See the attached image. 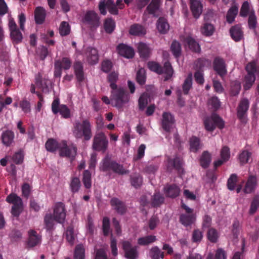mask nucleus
Wrapping results in <instances>:
<instances>
[{
    "label": "nucleus",
    "mask_w": 259,
    "mask_h": 259,
    "mask_svg": "<svg viewBox=\"0 0 259 259\" xmlns=\"http://www.w3.org/2000/svg\"><path fill=\"white\" fill-rule=\"evenodd\" d=\"M73 136L77 139L88 141L92 137V125L89 119H83L81 122L76 120L72 128Z\"/></svg>",
    "instance_id": "obj_1"
},
{
    "label": "nucleus",
    "mask_w": 259,
    "mask_h": 259,
    "mask_svg": "<svg viewBox=\"0 0 259 259\" xmlns=\"http://www.w3.org/2000/svg\"><path fill=\"white\" fill-rule=\"evenodd\" d=\"M100 169L101 171L107 172L109 176L111 172L119 175H123L128 172V171L124 168L122 164L111 159L108 156H106L102 160Z\"/></svg>",
    "instance_id": "obj_2"
},
{
    "label": "nucleus",
    "mask_w": 259,
    "mask_h": 259,
    "mask_svg": "<svg viewBox=\"0 0 259 259\" xmlns=\"http://www.w3.org/2000/svg\"><path fill=\"white\" fill-rule=\"evenodd\" d=\"M111 101L114 106L118 109H121L123 105L130 101V95L123 88L111 89Z\"/></svg>",
    "instance_id": "obj_3"
},
{
    "label": "nucleus",
    "mask_w": 259,
    "mask_h": 259,
    "mask_svg": "<svg viewBox=\"0 0 259 259\" xmlns=\"http://www.w3.org/2000/svg\"><path fill=\"white\" fill-rule=\"evenodd\" d=\"M148 68L152 71L158 74L164 73V81L169 79L172 76L174 70L169 61H166L162 67L158 63L155 61H149L147 63Z\"/></svg>",
    "instance_id": "obj_4"
},
{
    "label": "nucleus",
    "mask_w": 259,
    "mask_h": 259,
    "mask_svg": "<svg viewBox=\"0 0 259 259\" xmlns=\"http://www.w3.org/2000/svg\"><path fill=\"white\" fill-rule=\"evenodd\" d=\"M6 201L12 204L11 213L14 217H19L23 210V203L22 199L16 194L11 193L7 196Z\"/></svg>",
    "instance_id": "obj_5"
},
{
    "label": "nucleus",
    "mask_w": 259,
    "mask_h": 259,
    "mask_svg": "<svg viewBox=\"0 0 259 259\" xmlns=\"http://www.w3.org/2000/svg\"><path fill=\"white\" fill-rule=\"evenodd\" d=\"M108 146V140L105 134L102 132L96 133L93 140V149L97 151L105 152Z\"/></svg>",
    "instance_id": "obj_6"
},
{
    "label": "nucleus",
    "mask_w": 259,
    "mask_h": 259,
    "mask_svg": "<svg viewBox=\"0 0 259 259\" xmlns=\"http://www.w3.org/2000/svg\"><path fill=\"white\" fill-rule=\"evenodd\" d=\"M52 112L54 114L60 113L61 117L65 119H68L71 117L70 110L64 104H60V99L55 98L51 105Z\"/></svg>",
    "instance_id": "obj_7"
},
{
    "label": "nucleus",
    "mask_w": 259,
    "mask_h": 259,
    "mask_svg": "<svg viewBox=\"0 0 259 259\" xmlns=\"http://www.w3.org/2000/svg\"><path fill=\"white\" fill-rule=\"evenodd\" d=\"M247 72L245 76V83L244 88L245 90H249L255 80L254 73L256 71V65L255 62H251L247 64L245 67Z\"/></svg>",
    "instance_id": "obj_8"
},
{
    "label": "nucleus",
    "mask_w": 259,
    "mask_h": 259,
    "mask_svg": "<svg viewBox=\"0 0 259 259\" xmlns=\"http://www.w3.org/2000/svg\"><path fill=\"white\" fill-rule=\"evenodd\" d=\"M77 147L74 144L67 145L66 141L63 142V145L59 149V154L61 157L70 158L73 160L77 154Z\"/></svg>",
    "instance_id": "obj_9"
},
{
    "label": "nucleus",
    "mask_w": 259,
    "mask_h": 259,
    "mask_svg": "<svg viewBox=\"0 0 259 259\" xmlns=\"http://www.w3.org/2000/svg\"><path fill=\"white\" fill-rule=\"evenodd\" d=\"M249 107V101L245 98L242 99L237 108V116L242 122L245 123L247 122V113Z\"/></svg>",
    "instance_id": "obj_10"
},
{
    "label": "nucleus",
    "mask_w": 259,
    "mask_h": 259,
    "mask_svg": "<svg viewBox=\"0 0 259 259\" xmlns=\"http://www.w3.org/2000/svg\"><path fill=\"white\" fill-rule=\"evenodd\" d=\"M213 68L222 79L227 73V66L224 59L220 57H216L213 61Z\"/></svg>",
    "instance_id": "obj_11"
},
{
    "label": "nucleus",
    "mask_w": 259,
    "mask_h": 259,
    "mask_svg": "<svg viewBox=\"0 0 259 259\" xmlns=\"http://www.w3.org/2000/svg\"><path fill=\"white\" fill-rule=\"evenodd\" d=\"M122 247L125 258L127 259H137L139 255L137 246H133L129 241H123L122 242Z\"/></svg>",
    "instance_id": "obj_12"
},
{
    "label": "nucleus",
    "mask_w": 259,
    "mask_h": 259,
    "mask_svg": "<svg viewBox=\"0 0 259 259\" xmlns=\"http://www.w3.org/2000/svg\"><path fill=\"white\" fill-rule=\"evenodd\" d=\"M106 8H107L109 12L114 15L118 14V10L113 0H107L100 2L99 5V9L101 14L105 15L107 13Z\"/></svg>",
    "instance_id": "obj_13"
},
{
    "label": "nucleus",
    "mask_w": 259,
    "mask_h": 259,
    "mask_svg": "<svg viewBox=\"0 0 259 259\" xmlns=\"http://www.w3.org/2000/svg\"><path fill=\"white\" fill-rule=\"evenodd\" d=\"M66 211L64 204L62 202L57 203L54 208L53 217L55 220L60 224H63L66 218Z\"/></svg>",
    "instance_id": "obj_14"
},
{
    "label": "nucleus",
    "mask_w": 259,
    "mask_h": 259,
    "mask_svg": "<svg viewBox=\"0 0 259 259\" xmlns=\"http://www.w3.org/2000/svg\"><path fill=\"white\" fill-rule=\"evenodd\" d=\"M175 120L174 116L169 112H164L162 115L161 126L163 130L169 132L171 129Z\"/></svg>",
    "instance_id": "obj_15"
},
{
    "label": "nucleus",
    "mask_w": 259,
    "mask_h": 259,
    "mask_svg": "<svg viewBox=\"0 0 259 259\" xmlns=\"http://www.w3.org/2000/svg\"><path fill=\"white\" fill-rule=\"evenodd\" d=\"M118 53L126 58H132L135 55L133 48L124 44H120L116 47Z\"/></svg>",
    "instance_id": "obj_16"
},
{
    "label": "nucleus",
    "mask_w": 259,
    "mask_h": 259,
    "mask_svg": "<svg viewBox=\"0 0 259 259\" xmlns=\"http://www.w3.org/2000/svg\"><path fill=\"white\" fill-rule=\"evenodd\" d=\"M84 20L91 27L97 28L100 24L99 17L98 14L93 11L87 12L84 16Z\"/></svg>",
    "instance_id": "obj_17"
},
{
    "label": "nucleus",
    "mask_w": 259,
    "mask_h": 259,
    "mask_svg": "<svg viewBox=\"0 0 259 259\" xmlns=\"http://www.w3.org/2000/svg\"><path fill=\"white\" fill-rule=\"evenodd\" d=\"M110 204L113 209L119 214H124L127 210L124 202L119 199L114 197L110 200Z\"/></svg>",
    "instance_id": "obj_18"
},
{
    "label": "nucleus",
    "mask_w": 259,
    "mask_h": 259,
    "mask_svg": "<svg viewBox=\"0 0 259 259\" xmlns=\"http://www.w3.org/2000/svg\"><path fill=\"white\" fill-rule=\"evenodd\" d=\"M15 134L11 130L4 131L1 135V139L3 144L7 147L10 146L14 141Z\"/></svg>",
    "instance_id": "obj_19"
},
{
    "label": "nucleus",
    "mask_w": 259,
    "mask_h": 259,
    "mask_svg": "<svg viewBox=\"0 0 259 259\" xmlns=\"http://www.w3.org/2000/svg\"><path fill=\"white\" fill-rule=\"evenodd\" d=\"M146 28L138 23L132 24L129 29V33L135 36H143L146 34Z\"/></svg>",
    "instance_id": "obj_20"
},
{
    "label": "nucleus",
    "mask_w": 259,
    "mask_h": 259,
    "mask_svg": "<svg viewBox=\"0 0 259 259\" xmlns=\"http://www.w3.org/2000/svg\"><path fill=\"white\" fill-rule=\"evenodd\" d=\"M137 49L140 57L143 59H148L151 54V49L146 43L140 42L137 44Z\"/></svg>",
    "instance_id": "obj_21"
},
{
    "label": "nucleus",
    "mask_w": 259,
    "mask_h": 259,
    "mask_svg": "<svg viewBox=\"0 0 259 259\" xmlns=\"http://www.w3.org/2000/svg\"><path fill=\"white\" fill-rule=\"evenodd\" d=\"M50 83L51 81L50 80L42 78L40 74H38L35 77V84L38 88L41 90L42 92H49V87Z\"/></svg>",
    "instance_id": "obj_22"
},
{
    "label": "nucleus",
    "mask_w": 259,
    "mask_h": 259,
    "mask_svg": "<svg viewBox=\"0 0 259 259\" xmlns=\"http://www.w3.org/2000/svg\"><path fill=\"white\" fill-rule=\"evenodd\" d=\"M73 68L77 81L82 82L84 79V73L82 63L79 61H75L73 65Z\"/></svg>",
    "instance_id": "obj_23"
},
{
    "label": "nucleus",
    "mask_w": 259,
    "mask_h": 259,
    "mask_svg": "<svg viewBox=\"0 0 259 259\" xmlns=\"http://www.w3.org/2000/svg\"><path fill=\"white\" fill-rule=\"evenodd\" d=\"M47 13L42 7H37L34 10V19L37 24H42L45 21Z\"/></svg>",
    "instance_id": "obj_24"
},
{
    "label": "nucleus",
    "mask_w": 259,
    "mask_h": 259,
    "mask_svg": "<svg viewBox=\"0 0 259 259\" xmlns=\"http://www.w3.org/2000/svg\"><path fill=\"white\" fill-rule=\"evenodd\" d=\"M190 8L193 16L197 19L202 12V5L199 0H190Z\"/></svg>",
    "instance_id": "obj_25"
},
{
    "label": "nucleus",
    "mask_w": 259,
    "mask_h": 259,
    "mask_svg": "<svg viewBox=\"0 0 259 259\" xmlns=\"http://www.w3.org/2000/svg\"><path fill=\"white\" fill-rule=\"evenodd\" d=\"M196 221L195 214L181 213L179 217V222L185 227L191 226Z\"/></svg>",
    "instance_id": "obj_26"
},
{
    "label": "nucleus",
    "mask_w": 259,
    "mask_h": 259,
    "mask_svg": "<svg viewBox=\"0 0 259 259\" xmlns=\"http://www.w3.org/2000/svg\"><path fill=\"white\" fill-rule=\"evenodd\" d=\"M156 27L160 33L166 34L169 29L167 20L163 17H159L156 22Z\"/></svg>",
    "instance_id": "obj_27"
},
{
    "label": "nucleus",
    "mask_w": 259,
    "mask_h": 259,
    "mask_svg": "<svg viewBox=\"0 0 259 259\" xmlns=\"http://www.w3.org/2000/svg\"><path fill=\"white\" fill-rule=\"evenodd\" d=\"M232 38L235 41H240L243 37V33L239 25L232 26L230 29Z\"/></svg>",
    "instance_id": "obj_28"
},
{
    "label": "nucleus",
    "mask_w": 259,
    "mask_h": 259,
    "mask_svg": "<svg viewBox=\"0 0 259 259\" xmlns=\"http://www.w3.org/2000/svg\"><path fill=\"white\" fill-rule=\"evenodd\" d=\"M164 192L167 197L174 198L179 195L180 189L176 184H172L164 187Z\"/></svg>",
    "instance_id": "obj_29"
},
{
    "label": "nucleus",
    "mask_w": 259,
    "mask_h": 259,
    "mask_svg": "<svg viewBox=\"0 0 259 259\" xmlns=\"http://www.w3.org/2000/svg\"><path fill=\"white\" fill-rule=\"evenodd\" d=\"M257 185L256 178L255 176L249 177L243 189V192L246 194H250L253 192Z\"/></svg>",
    "instance_id": "obj_30"
},
{
    "label": "nucleus",
    "mask_w": 259,
    "mask_h": 259,
    "mask_svg": "<svg viewBox=\"0 0 259 259\" xmlns=\"http://www.w3.org/2000/svg\"><path fill=\"white\" fill-rule=\"evenodd\" d=\"M87 59L88 62L91 64H95L98 63L99 56L97 50L94 48L89 47L87 49Z\"/></svg>",
    "instance_id": "obj_31"
},
{
    "label": "nucleus",
    "mask_w": 259,
    "mask_h": 259,
    "mask_svg": "<svg viewBox=\"0 0 259 259\" xmlns=\"http://www.w3.org/2000/svg\"><path fill=\"white\" fill-rule=\"evenodd\" d=\"M29 239L27 242V245L29 247H34L36 246L40 242V237H39L37 232L34 230H30L28 232Z\"/></svg>",
    "instance_id": "obj_32"
},
{
    "label": "nucleus",
    "mask_w": 259,
    "mask_h": 259,
    "mask_svg": "<svg viewBox=\"0 0 259 259\" xmlns=\"http://www.w3.org/2000/svg\"><path fill=\"white\" fill-rule=\"evenodd\" d=\"M185 41L189 48L192 52L199 53L201 51L199 44L192 37L188 36L185 38Z\"/></svg>",
    "instance_id": "obj_33"
},
{
    "label": "nucleus",
    "mask_w": 259,
    "mask_h": 259,
    "mask_svg": "<svg viewBox=\"0 0 259 259\" xmlns=\"http://www.w3.org/2000/svg\"><path fill=\"white\" fill-rule=\"evenodd\" d=\"M190 151L196 153L200 149L202 144L199 138L196 136H192L189 139Z\"/></svg>",
    "instance_id": "obj_34"
},
{
    "label": "nucleus",
    "mask_w": 259,
    "mask_h": 259,
    "mask_svg": "<svg viewBox=\"0 0 259 259\" xmlns=\"http://www.w3.org/2000/svg\"><path fill=\"white\" fill-rule=\"evenodd\" d=\"M161 3V0H152L146 8L148 14L154 15L158 11Z\"/></svg>",
    "instance_id": "obj_35"
},
{
    "label": "nucleus",
    "mask_w": 259,
    "mask_h": 259,
    "mask_svg": "<svg viewBox=\"0 0 259 259\" xmlns=\"http://www.w3.org/2000/svg\"><path fill=\"white\" fill-rule=\"evenodd\" d=\"M210 154L207 151H204L200 158V164L203 168H207L211 162Z\"/></svg>",
    "instance_id": "obj_36"
},
{
    "label": "nucleus",
    "mask_w": 259,
    "mask_h": 259,
    "mask_svg": "<svg viewBox=\"0 0 259 259\" xmlns=\"http://www.w3.org/2000/svg\"><path fill=\"white\" fill-rule=\"evenodd\" d=\"M238 13V8L234 5L232 6L228 10L226 15V20L228 23L231 24L235 20V18Z\"/></svg>",
    "instance_id": "obj_37"
},
{
    "label": "nucleus",
    "mask_w": 259,
    "mask_h": 259,
    "mask_svg": "<svg viewBox=\"0 0 259 259\" xmlns=\"http://www.w3.org/2000/svg\"><path fill=\"white\" fill-rule=\"evenodd\" d=\"M192 88V74L190 73L187 78L185 79L182 84L183 92L184 95H187L189 94V91Z\"/></svg>",
    "instance_id": "obj_38"
},
{
    "label": "nucleus",
    "mask_w": 259,
    "mask_h": 259,
    "mask_svg": "<svg viewBox=\"0 0 259 259\" xmlns=\"http://www.w3.org/2000/svg\"><path fill=\"white\" fill-rule=\"evenodd\" d=\"M54 218L51 214H47L44 218L45 228L48 231L52 232L54 229Z\"/></svg>",
    "instance_id": "obj_39"
},
{
    "label": "nucleus",
    "mask_w": 259,
    "mask_h": 259,
    "mask_svg": "<svg viewBox=\"0 0 259 259\" xmlns=\"http://www.w3.org/2000/svg\"><path fill=\"white\" fill-rule=\"evenodd\" d=\"M64 235L67 242L71 245H73L74 243L75 236L74 233V229L72 226H69L67 227Z\"/></svg>",
    "instance_id": "obj_40"
},
{
    "label": "nucleus",
    "mask_w": 259,
    "mask_h": 259,
    "mask_svg": "<svg viewBox=\"0 0 259 259\" xmlns=\"http://www.w3.org/2000/svg\"><path fill=\"white\" fill-rule=\"evenodd\" d=\"M156 240L155 236L148 235L138 239L137 243L140 245L145 246L151 244Z\"/></svg>",
    "instance_id": "obj_41"
},
{
    "label": "nucleus",
    "mask_w": 259,
    "mask_h": 259,
    "mask_svg": "<svg viewBox=\"0 0 259 259\" xmlns=\"http://www.w3.org/2000/svg\"><path fill=\"white\" fill-rule=\"evenodd\" d=\"M115 22L112 18H107L104 23V28L106 33L111 34L114 30Z\"/></svg>",
    "instance_id": "obj_42"
},
{
    "label": "nucleus",
    "mask_w": 259,
    "mask_h": 259,
    "mask_svg": "<svg viewBox=\"0 0 259 259\" xmlns=\"http://www.w3.org/2000/svg\"><path fill=\"white\" fill-rule=\"evenodd\" d=\"M47 151L51 152H54L59 148L58 142L53 139H49L45 144Z\"/></svg>",
    "instance_id": "obj_43"
},
{
    "label": "nucleus",
    "mask_w": 259,
    "mask_h": 259,
    "mask_svg": "<svg viewBox=\"0 0 259 259\" xmlns=\"http://www.w3.org/2000/svg\"><path fill=\"white\" fill-rule=\"evenodd\" d=\"M149 256L151 259H159L160 257L163 258L164 254L157 246H154L149 251Z\"/></svg>",
    "instance_id": "obj_44"
},
{
    "label": "nucleus",
    "mask_w": 259,
    "mask_h": 259,
    "mask_svg": "<svg viewBox=\"0 0 259 259\" xmlns=\"http://www.w3.org/2000/svg\"><path fill=\"white\" fill-rule=\"evenodd\" d=\"M164 198L160 193H155L151 199V204L154 207L159 206L163 203Z\"/></svg>",
    "instance_id": "obj_45"
},
{
    "label": "nucleus",
    "mask_w": 259,
    "mask_h": 259,
    "mask_svg": "<svg viewBox=\"0 0 259 259\" xmlns=\"http://www.w3.org/2000/svg\"><path fill=\"white\" fill-rule=\"evenodd\" d=\"M82 182L86 189H90L92 187L91 173L89 170H85L82 174Z\"/></svg>",
    "instance_id": "obj_46"
},
{
    "label": "nucleus",
    "mask_w": 259,
    "mask_h": 259,
    "mask_svg": "<svg viewBox=\"0 0 259 259\" xmlns=\"http://www.w3.org/2000/svg\"><path fill=\"white\" fill-rule=\"evenodd\" d=\"M214 28L213 25L210 23H205L201 28L202 34L206 36L212 35L214 32Z\"/></svg>",
    "instance_id": "obj_47"
},
{
    "label": "nucleus",
    "mask_w": 259,
    "mask_h": 259,
    "mask_svg": "<svg viewBox=\"0 0 259 259\" xmlns=\"http://www.w3.org/2000/svg\"><path fill=\"white\" fill-rule=\"evenodd\" d=\"M170 50L172 54L176 58H178L181 56V45L179 41L174 40L171 45Z\"/></svg>",
    "instance_id": "obj_48"
},
{
    "label": "nucleus",
    "mask_w": 259,
    "mask_h": 259,
    "mask_svg": "<svg viewBox=\"0 0 259 259\" xmlns=\"http://www.w3.org/2000/svg\"><path fill=\"white\" fill-rule=\"evenodd\" d=\"M81 187V183L77 177H73L70 183V188L73 193L78 192Z\"/></svg>",
    "instance_id": "obj_49"
},
{
    "label": "nucleus",
    "mask_w": 259,
    "mask_h": 259,
    "mask_svg": "<svg viewBox=\"0 0 259 259\" xmlns=\"http://www.w3.org/2000/svg\"><path fill=\"white\" fill-rule=\"evenodd\" d=\"M102 231L104 236H108L111 233L110 220L107 217H105L103 219Z\"/></svg>",
    "instance_id": "obj_50"
},
{
    "label": "nucleus",
    "mask_w": 259,
    "mask_h": 259,
    "mask_svg": "<svg viewBox=\"0 0 259 259\" xmlns=\"http://www.w3.org/2000/svg\"><path fill=\"white\" fill-rule=\"evenodd\" d=\"M146 71L143 68H141L137 72L136 80L139 84L143 85L146 82Z\"/></svg>",
    "instance_id": "obj_51"
},
{
    "label": "nucleus",
    "mask_w": 259,
    "mask_h": 259,
    "mask_svg": "<svg viewBox=\"0 0 259 259\" xmlns=\"http://www.w3.org/2000/svg\"><path fill=\"white\" fill-rule=\"evenodd\" d=\"M118 78V73L115 71L110 72L108 76L107 80L110 82V87L111 89H115L117 87L116 84Z\"/></svg>",
    "instance_id": "obj_52"
},
{
    "label": "nucleus",
    "mask_w": 259,
    "mask_h": 259,
    "mask_svg": "<svg viewBox=\"0 0 259 259\" xmlns=\"http://www.w3.org/2000/svg\"><path fill=\"white\" fill-rule=\"evenodd\" d=\"M84 248L82 244L77 245L74 250V259H84Z\"/></svg>",
    "instance_id": "obj_53"
},
{
    "label": "nucleus",
    "mask_w": 259,
    "mask_h": 259,
    "mask_svg": "<svg viewBox=\"0 0 259 259\" xmlns=\"http://www.w3.org/2000/svg\"><path fill=\"white\" fill-rule=\"evenodd\" d=\"M168 165H171L174 168L180 170L182 167L183 160L180 157L176 156L173 159H169L168 160Z\"/></svg>",
    "instance_id": "obj_54"
},
{
    "label": "nucleus",
    "mask_w": 259,
    "mask_h": 259,
    "mask_svg": "<svg viewBox=\"0 0 259 259\" xmlns=\"http://www.w3.org/2000/svg\"><path fill=\"white\" fill-rule=\"evenodd\" d=\"M60 63V66L64 70H68L71 66L72 62L68 57H63L61 60H55V63Z\"/></svg>",
    "instance_id": "obj_55"
},
{
    "label": "nucleus",
    "mask_w": 259,
    "mask_h": 259,
    "mask_svg": "<svg viewBox=\"0 0 259 259\" xmlns=\"http://www.w3.org/2000/svg\"><path fill=\"white\" fill-rule=\"evenodd\" d=\"M59 30L61 36H66L70 32V26L67 22L62 21L60 24Z\"/></svg>",
    "instance_id": "obj_56"
},
{
    "label": "nucleus",
    "mask_w": 259,
    "mask_h": 259,
    "mask_svg": "<svg viewBox=\"0 0 259 259\" xmlns=\"http://www.w3.org/2000/svg\"><path fill=\"white\" fill-rule=\"evenodd\" d=\"M143 182V179L139 174H135L131 176L132 185L136 188L140 187Z\"/></svg>",
    "instance_id": "obj_57"
},
{
    "label": "nucleus",
    "mask_w": 259,
    "mask_h": 259,
    "mask_svg": "<svg viewBox=\"0 0 259 259\" xmlns=\"http://www.w3.org/2000/svg\"><path fill=\"white\" fill-rule=\"evenodd\" d=\"M207 237L211 242H217L219 238L218 231L214 228H210L207 231Z\"/></svg>",
    "instance_id": "obj_58"
},
{
    "label": "nucleus",
    "mask_w": 259,
    "mask_h": 259,
    "mask_svg": "<svg viewBox=\"0 0 259 259\" xmlns=\"http://www.w3.org/2000/svg\"><path fill=\"white\" fill-rule=\"evenodd\" d=\"M11 37L13 41L16 44H19L22 41L23 36L19 29L11 31Z\"/></svg>",
    "instance_id": "obj_59"
},
{
    "label": "nucleus",
    "mask_w": 259,
    "mask_h": 259,
    "mask_svg": "<svg viewBox=\"0 0 259 259\" xmlns=\"http://www.w3.org/2000/svg\"><path fill=\"white\" fill-rule=\"evenodd\" d=\"M213 115L211 117H206L204 120V124L205 129L209 132H212L215 129Z\"/></svg>",
    "instance_id": "obj_60"
},
{
    "label": "nucleus",
    "mask_w": 259,
    "mask_h": 259,
    "mask_svg": "<svg viewBox=\"0 0 259 259\" xmlns=\"http://www.w3.org/2000/svg\"><path fill=\"white\" fill-rule=\"evenodd\" d=\"M259 207V196H255L251 202L249 213L250 214H253Z\"/></svg>",
    "instance_id": "obj_61"
},
{
    "label": "nucleus",
    "mask_w": 259,
    "mask_h": 259,
    "mask_svg": "<svg viewBox=\"0 0 259 259\" xmlns=\"http://www.w3.org/2000/svg\"><path fill=\"white\" fill-rule=\"evenodd\" d=\"M257 24L256 17L253 12L249 14L248 19V25L250 29L254 30L256 28Z\"/></svg>",
    "instance_id": "obj_62"
},
{
    "label": "nucleus",
    "mask_w": 259,
    "mask_h": 259,
    "mask_svg": "<svg viewBox=\"0 0 259 259\" xmlns=\"http://www.w3.org/2000/svg\"><path fill=\"white\" fill-rule=\"evenodd\" d=\"M237 177L236 174L231 175L227 181V187L231 191L234 190L237 182Z\"/></svg>",
    "instance_id": "obj_63"
},
{
    "label": "nucleus",
    "mask_w": 259,
    "mask_h": 259,
    "mask_svg": "<svg viewBox=\"0 0 259 259\" xmlns=\"http://www.w3.org/2000/svg\"><path fill=\"white\" fill-rule=\"evenodd\" d=\"M113 66L112 62L109 60H105L102 62L101 68L104 72L109 73L111 71Z\"/></svg>",
    "instance_id": "obj_64"
}]
</instances>
